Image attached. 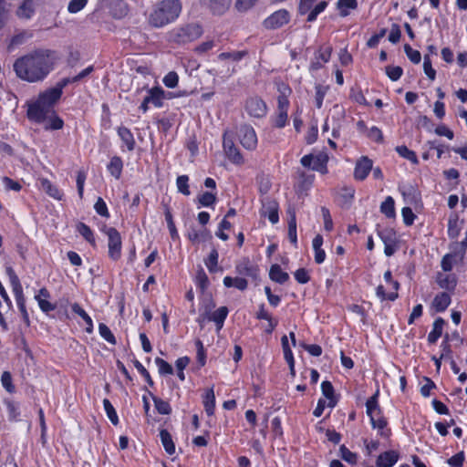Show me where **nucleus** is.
I'll return each mask as SVG.
<instances>
[{
    "instance_id": "1",
    "label": "nucleus",
    "mask_w": 467,
    "mask_h": 467,
    "mask_svg": "<svg viewBox=\"0 0 467 467\" xmlns=\"http://www.w3.org/2000/svg\"><path fill=\"white\" fill-rule=\"evenodd\" d=\"M52 51L37 49L16 59L14 71L18 78L30 83L42 81L52 70Z\"/></svg>"
},
{
    "instance_id": "2",
    "label": "nucleus",
    "mask_w": 467,
    "mask_h": 467,
    "mask_svg": "<svg viewBox=\"0 0 467 467\" xmlns=\"http://www.w3.org/2000/svg\"><path fill=\"white\" fill-rule=\"evenodd\" d=\"M182 12L179 0H162L159 2L149 16V23L153 27H162L178 18Z\"/></svg>"
},
{
    "instance_id": "3",
    "label": "nucleus",
    "mask_w": 467,
    "mask_h": 467,
    "mask_svg": "<svg viewBox=\"0 0 467 467\" xmlns=\"http://www.w3.org/2000/svg\"><path fill=\"white\" fill-rule=\"evenodd\" d=\"M58 99L53 98V94L47 89L38 95L36 101L28 103L26 116L29 120L42 123L51 115H54V106Z\"/></svg>"
},
{
    "instance_id": "4",
    "label": "nucleus",
    "mask_w": 467,
    "mask_h": 467,
    "mask_svg": "<svg viewBox=\"0 0 467 467\" xmlns=\"http://www.w3.org/2000/svg\"><path fill=\"white\" fill-rule=\"evenodd\" d=\"M202 34V26L197 23H191L171 30L169 33V40L177 44H185L199 38Z\"/></svg>"
},
{
    "instance_id": "5",
    "label": "nucleus",
    "mask_w": 467,
    "mask_h": 467,
    "mask_svg": "<svg viewBox=\"0 0 467 467\" xmlns=\"http://www.w3.org/2000/svg\"><path fill=\"white\" fill-rule=\"evenodd\" d=\"M5 271L9 277L10 284L12 285L13 292L15 294L18 308L23 317V320L26 324V326H29L30 320H29V317H28V313L26 308V300H25V296L23 294V288L20 284L19 278L11 266L6 267Z\"/></svg>"
},
{
    "instance_id": "6",
    "label": "nucleus",
    "mask_w": 467,
    "mask_h": 467,
    "mask_svg": "<svg viewBox=\"0 0 467 467\" xmlns=\"http://www.w3.org/2000/svg\"><path fill=\"white\" fill-rule=\"evenodd\" d=\"M378 396L379 390L371 396L366 402L367 407V414L370 418L371 425L374 429H379L381 436L387 437L389 435V431H384L387 426V420L382 417L379 416V418H375V412L380 414V409L378 404Z\"/></svg>"
},
{
    "instance_id": "7",
    "label": "nucleus",
    "mask_w": 467,
    "mask_h": 467,
    "mask_svg": "<svg viewBox=\"0 0 467 467\" xmlns=\"http://www.w3.org/2000/svg\"><path fill=\"white\" fill-rule=\"evenodd\" d=\"M328 161V156L326 152H319L317 155L307 154L302 157L301 164L304 167L310 168L313 171H319L323 174L327 172V163Z\"/></svg>"
},
{
    "instance_id": "8",
    "label": "nucleus",
    "mask_w": 467,
    "mask_h": 467,
    "mask_svg": "<svg viewBox=\"0 0 467 467\" xmlns=\"http://www.w3.org/2000/svg\"><path fill=\"white\" fill-rule=\"evenodd\" d=\"M104 233L108 235L109 256L112 260H118L121 255V237L119 233L113 227L105 228Z\"/></svg>"
},
{
    "instance_id": "9",
    "label": "nucleus",
    "mask_w": 467,
    "mask_h": 467,
    "mask_svg": "<svg viewBox=\"0 0 467 467\" xmlns=\"http://www.w3.org/2000/svg\"><path fill=\"white\" fill-rule=\"evenodd\" d=\"M240 143L244 148L254 150L257 146V136L253 127L241 125L237 130Z\"/></svg>"
},
{
    "instance_id": "10",
    "label": "nucleus",
    "mask_w": 467,
    "mask_h": 467,
    "mask_svg": "<svg viewBox=\"0 0 467 467\" xmlns=\"http://www.w3.org/2000/svg\"><path fill=\"white\" fill-rule=\"evenodd\" d=\"M245 110L251 117L262 118L266 114L267 107L261 98L251 97L245 102Z\"/></svg>"
},
{
    "instance_id": "11",
    "label": "nucleus",
    "mask_w": 467,
    "mask_h": 467,
    "mask_svg": "<svg viewBox=\"0 0 467 467\" xmlns=\"http://www.w3.org/2000/svg\"><path fill=\"white\" fill-rule=\"evenodd\" d=\"M289 13L285 9H280L273 13L263 23L266 29H276L289 22Z\"/></svg>"
},
{
    "instance_id": "12",
    "label": "nucleus",
    "mask_w": 467,
    "mask_h": 467,
    "mask_svg": "<svg viewBox=\"0 0 467 467\" xmlns=\"http://www.w3.org/2000/svg\"><path fill=\"white\" fill-rule=\"evenodd\" d=\"M372 165L373 162L368 157H361L356 163L354 171L355 179L358 181L365 180L368 177V173L371 171Z\"/></svg>"
},
{
    "instance_id": "13",
    "label": "nucleus",
    "mask_w": 467,
    "mask_h": 467,
    "mask_svg": "<svg viewBox=\"0 0 467 467\" xmlns=\"http://www.w3.org/2000/svg\"><path fill=\"white\" fill-rule=\"evenodd\" d=\"M223 150L226 156L232 162L235 164L244 163V159L239 150L235 147L233 140H228L225 136L223 138Z\"/></svg>"
},
{
    "instance_id": "14",
    "label": "nucleus",
    "mask_w": 467,
    "mask_h": 467,
    "mask_svg": "<svg viewBox=\"0 0 467 467\" xmlns=\"http://www.w3.org/2000/svg\"><path fill=\"white\" fill-rule=\"evenodd\" d=\"M213 15H223L230 7L232 0H202Z\"/></svg>"
},
{
    "instance_id": "15",
    "label": "nucleus",
    "mask_w": 467,
    "mask_h": 467,
    "mask_svg": "<svg viewBox=\"0 0 467 467\" xmlns=\"http://www.w3.org/2000/svg\"><path fill=\"white\" fill-rule=\"evenodd\" d=\"M261 213L263 216L268 217L273 224L276 223L279 220L277 202L273 200H266L263 203Z\"/></svg>"
},
{
    "instance_id": "16",
    "label": "nucleus",
    "mask_w": 467,
    "mask_h": 467,
    "mask_svg": "<svg viewBox=\"0 0 467 467\" xmlns=\"http://www.w3.org/2000/svg\"><path fill=\"white\" fill-rule=\"evenodd\" d=\"M466 248V242H453L450 244L451 252L448 254H451V257L454 258V264L463 261Z\"/></svg>"
},
{
    "instance_id": "17",
    "label": "nucleus",
    "mask_w": 467,
    "mask_h": 467,
    "mask_svg": "<svg viewBox=\"0 0 467 467\" xmlns=\"http://www.w3.org/2000/svg\"><path fill=\"white\" fill-rule=\"evenodd\" d=\"M236 271L238 274L242 275L251 276L254 278H256L258 275V268L257 266L254 265L249 259L245 258L242 260L237 265H236Z\"/></svg>"
},
{
    "instance_id": "18",
    "label": "nucleus",
    "mask_w": 467,
    "mask_h": 467,
    "mask_svg": "<svg viewBox=\"0 0 467 467\" xmlns=\"http://www.w3.org/2000/svg\"><path fill=\"white\" fill-rule=\"evenodd\" d=\"M436 282L441 288L448 291H453L457 285V278L454 275H443L441 273H438Z\"/></svg>"
},
{
    "instance_id": "19",
    "label": "nucleus",
    "mask_w": 467,
    "mask_h": 467,
    "mask_svg": "<svg viewBox=\"0 0 467 467\" xmlns=\"http://www.w3.org/2000/svg\"><path fill=\"white\" fill-rule=\"evenodd\" d=\"M399 454L395 451L381 453L377 459L378 467H392L398 461Z\"/></svg>"
},
{
    "instance_id": "20",
    "label": "nucleus",
    "mask_w": 467,
    "mask_h": 467,
    "mask_svg": "<svg viewBox=\"0 0 467 467\" xmlns=\"http://www.w3.org/2000/svg\"><path fill=\"white\" fill-rule=\"evenodd\" d=\"M287 213L289 215L288 221V237L290 242L296 245L297 244V236H296V210L294 207H288Z\"/></svg>"
},
{
    "instance_id": "21",
    "label": "nucleus",
    "mask_w": 467,
    "mask_h": 467,
    "mask_svg": "<svg viewBox=\"0 0 467 467\" xmlns=\"http://www.w3.org/2000/svg\"><path fill=\"white\" fill-rule=\"evenodd\" d=\"M227 315L228 308L226 306H221L208 316V320L214 322L217 330H220L223 326V322L227 317Z\"/></svg>"
},
{
    "instance_id": "22",
    "label": "nucleus",
    "mask_w": 467,
    "mask_h": 467,
    "mask_svg": "<svg viewBox=\"0 0 467 467\" xmlns=\"http://www.w3.org/2000/svg\"><path fill=\"white\" fill-rule=\"evenodd\" d=\"M36 2V0H24L16 11L17 16L29 19L35 12Z\"/></svg>"
},
{
    "instance_id": "23",
    "label": "nucleus",
    "mask_w": 467,
    "mask_h": 467,
    "mask_svg": "<svg viewBox=\"0 0 467 467\" xmlns=\"http://www.w3.org/2000/svg\"><path fill=\"white\" fill-rule=\"evenodd\" d=\"M451 304V296L449 294L442 292L434 297L432 301V306L437 312H443Z\"/></svg>"
},
{
    "instance_id": "24",
    "label": "nucleus",
    "mask_w": 467,
    "mask_h": 467,
    "mask_svg": "<svg viewBox=\"0 0 467 467\" xmlns=\"http://www.w3.org/2000/svg\"><path fill=\"white\" fill-rule=\"evenodd\" d=\"M444 320L441 317H438L433 322V328L428 335V342L430 344H434L437 342L438 338L442 335Z\"/></svg>"
},
{
    "instance_id": "25",
    "label": "nucleus",
    "mask_w": 467,
    "mask_h": 467,
    "mask_svg": "<svg viewBox=\"0 0 467 467\" xmlns=\"http://www.w3.org/2000/svg\"><path fill=\"white\" fill-rule=\"evenodd\" d=\"M150 93V103L153 104L157 108L162 107V102L165 99H167L165 95V91L160 88L155 87L147 91Z\"/></svg>"
},
{
    "instance_id": "26",
    "label": "nucleus",
    "mask_w": 467,
    "mask_h": 467,
    "mask_svg": "<svg viewBox=\"0 0 467 467\" xmlns=\"http://www.w3.org/2000/svg\"><path fill=\"white\" fill-rule=\"evenodd\" d=\"M269 276L271 280L284 284L289 279V275L286 272H284L279 265H273L269 271Z\"/></svg>"
},
{
    "instance_id": "27",
    "label": "nucleus",
    "mask_w": 467,
    "mask_h": 467,
    "mask_svg": "<svg viewBox=\"0 0 467 467\" xmlns=\"http://www.w3.org/2000/svg\"><path fill=\"white\" fill-rule=\"evenodd\" d=\"M323 395L328 400L327 407L334 408L337 404L334 388L330 381L325 380L321 384Z\"/></svg>"
},
{
    "instance_id": "28",
    "label": "nucleus",
    "mask_w": 467,
    "mask_h": 467,
    "mask_svg": "<svg viewBox=\"0 0 467 467\" xmlns=\"http://www.w3.org/2000/svg\"><path fill=\"white\" fill-rule=\"evenodd\" d=\"M118 134L127 146V149L130 151L133 150L135 148V140L131 131L128 128L122 126L118 129Z\"/></svg>"
},
{
    "instance_id": "29",
    "label": "nucleus",
    "mask_w": 467,
    "mask_h": 467,
    "mask_svg": "<svg viewBox=\"0 0 467 467\" xmlns=\"http://www.w3.org/2000/svg\"><path fill=\"white\" fill-rule=\"evenodd\" d=\"M160 437L165 451L172 455L175 452V445L171 433L167 430L162 429L160 431Z\"/></svg>"
},
{
    "instance_id": "30",
    "label": "nucleus",
    "mask_w": 467,
    "mask_h": 467,
    "mask_svg": "<svg viewBox=\"0 0 467 467\" xmlns=\"http://www.w3.org/2000/svg\"><path fill=\"white\" fill-rule=\"evenodd\" d=\"M462 222L459 221L457 215L450 217L448 222V235L451 239H455L459 236L460 232L462 228Z\"/></svg>"
},
{
    "instance_id": "31",
    "label": "nucleus",
    "mask_w": 467,
    "mask_h": 467,
    "mask_svg": "<svg viewBox=\"0 0 467 467\" xmlns=\"http://www.w3.org/2000/svg\"><path fill=\"white\" fill-rule=\"evenodd\" d=\"M71 308L74 313H76L77 315L83 318V322H86V332L88 334L92 333L93 322L91 317L87 314V312L78 303H74Z\"/></svg>"
},
{
    "instance_id": "32",
    "label": "nucleus",
    "mask_w": 467,
    "mask_h": 467,
    "mask_svg": "<svg viewBox=\"0 0 467 467\" xmlns=\"http://www.w3.org/2000/svg\"><path fill=\"white\" fill-rule=\"evenodd\" d=\"M337 8L339 11V15L343 17L349 15V10H355L358 8L357 0H338L337 3Z\"/></svg>"
},
{
    "instance_id": "33",
    "label": "nucleus",
    "mask_w": 467,
    "mask_h": 467,
    "mask_svg": "<svg viewBox=\"0 0 467 467\" xmlns=\"http://www.w3.org/2000/svg\"><path fill=\"white\" fill-rule=\"evenodd\" d=\"M223 285L226 287H235L241 291H244L247 288L248 283L246 279L242 277L233 278L231 276H225L223 278Z\"/></svg>"
},
{
    "instance_id": "34",
    "label": "nucleus",
    "mask_w": 467,
    "mask_h": 467,
    "mask_svg": "<svg viewBox=\"0 0 467 467\" xmlns=\"http://www.w3.org/2000/svg\"><path fill=\"white\" fill-rule=\"evenodd\" d=\"M123 168V162L121 159L118 156L111 158L109 163L108 164V170L110 174L116 179H119L121 175Z\"/></svg>"
},
{
    "instance_id": "35",
    "label": "nucleus",
    "mask_w": 467,
    "mask_h": 467,
    "mask_svg": "<svg viewBox=\"0 0 467 467\" xmlns=\"http://www.w3.org/2000/svg\"><path fill=\"white\" fill-rule=\"evenodd\" d=\"M203 406L206 413L209 416H212L214 412V407H215V396L213 388H211L207 389L206 394L204 396L203 400Z\"/></svg>"
},
{
    "instance_id": "36",
    "label": "nucleus",
    "mask_w": 467,
    "mask_h": 467,
    "mask_svg": "<svg viewBox=\"0 0 467 467\" xmlns=\"http://www.w3.org/2000/svg\"><path fill=\"white\" fill-rule=\"evenodd\" d=\"M41 187L51 197H53L57 200L62 199L63 194L55 185H53L51 183V182L49 180L42 179L41 180Z\"/></svg>"
},
{
    "instance_id": "37",
    "label": "nucleus",
    "mask_w": 467,
    "mask_h": 467,
    "mask_svg": "<svg viewBox=\"0 0 467 467\" xmlns=\"http://www.w3.org/2000/svg\"><path fill=\"white\" fill-rule=\"evenodd\" d=\"M395 202L391 196H388L380 205V212L388 218L395 217Z\"/></svg>"
},
{
    "instance_id": "38",
    "label": "nucleus",
    "mask_w": 467,
    "mask_h": 467,
    "mask_svg": "<svg viewBox=\"0 0 467 467\" xmlns=\"http://www.w3.org/2000/svg\"><path fill=\"white\" fill-rule=\"evenodd\" d=\"M78 232L88 241L92 246H96V241L93 232L89 226L84 223H78L77 225Z\"/></svg>"
},
{
    "instance_id": "39",
    "label": "nucleus",
    "mask_w": 467,
    "mask_h": 467,
    "mask_svg": "<svg viewBox=\"0 0 467 467\" xmlns=\"http://www.w3.org/2000/svg\"><path fill=\"white\" fill-rule=\"evenodd\" d=\"M150 396L152 397L155 408L160 414L169 415L171 412V408L167 401L153 396L151 393Z\"/></svg>"
},
{
    "instance_id": "40",
    "label": "nucleus",
    "mask_w": 467,
    "mask_h": 467,
    "mask_svg": "<svg viewBox=\"0 0 467 467\" xmlns=\"http://www.w3.org/2000/svg\"><path fill=\"white\" fill-rule=\"evenodd\" d=\"M68 84H71L70 78H64L57 83L56 87L48 88L47 90L53 94V98L59 99L62 96L63 88Z\"/></svg>"
},
{
    "instance_id": "41",
    "label": "nucleus",
    "mask_w": 467,
    "mask_h": 467,
    "mask_svg": "<svg viewBox=\"0 0 467 467\" xmlns=\"http://www.w3.org/2000/svg\"><path fill=\"white\" fill-rule=\"evenodd\" d=\"M327 6V1H320L312 7L307 16V22H313L317 19V16L322 13Z\"/></svg>"
},
{
    "instance_id": "42",
    "label": "nucleus",
    "mask_w": 467,
    "mask_h": 467,
    "mask_svg": "<svg viewBox=\"0 0 467 467\" xmlns=\"http://www.w3.org/2000/svg\"><path fill=\"white\" fill-rule=\"evenodd\" d=\"M396 151L403 158L410 161L412 163L417 164L418 163V158L414 151L408 149L406 146H398L396 148Z\"/></svg>"
},
{
    "instance_id": "43",
    "label": "nucleus",
    "mask_w": 467,
    "mask_h": 467,
    "mask_svg": "<svg viewBox=\"0 0 467 467\" xmlns=\"http://www.w3.org/2000/svg\"><path fill=\"white\" fill-rule=\"evenodd\" d=\"M103 405H104L106 413H107L109 420L111 421V423L113 425H118L119 418H118L117 412H116L114 407L112 406V404L110 403V401L108 399H105L103 400Z\"/></svg>"
},
{
    "instance_id": "44",
    "label": "nucleus",
    "mask_w": 467,
    "mask_h": 467,
    "mask_svg": "<svg viewBox=\"0 0 467 467\" xmlns=\"http://www.w3.org/2000/svg\"><path fill=\"white\" fill-rule=\"evenodd\" d=\"M329 87L328 86H323L321 84H318L316 86V106L317 109H320L323 104V99L328 91Z\"/></svg>"
},
{
    "instance_id": "45",
    "label": "nucleus",
    "mask_w": 467,
    "mask_h": 467,
    "mask_svg": "<svg viewBox=\"0 0 467 467\" xmlns=\"http://www.w3.org/2000/svg\"><path fill=\"white\" fill-rule=\"evenodd\" d=\"M99 335L109 343L115 345L116 338L110 329L104 323L99 325Z\"/></svg>"
},
{
    "instance_id": "46",
    "label": "nucleus",
    "mask_w": 467,
    "mask_h": 467,
    "mask_svg": "<svg viewBox=\"0 0 467 467\" xmlns=\"http://www.w3.org/2000/svg\"><path fill=\"white\" fill-rule=\"evenodd\" d=\"M189 177L187 175H181L176 180V185L178 191L184 195H190L191 192L189 190Z\"/></svg>"
},
{
    "instance_id": "47",
    "label": "nucleus",
    "mask_w": 467,
    "mask_h": 467,
    "mask_svg": "<svg viewBox=\"0 0 467 467\" xmlns=\"http://www.w3.org/2000/svg\"><path fill=\"white\" fill-rule=\"evenodd\" d=\"M1 382L5 390L9 393H14L16 390L15 386L12 383V376L10 372L4 371L1 376Z\"/></svg>"
},
{
    "instance_id": "48",
    "label": "nucleus",
    "mask_w": 467,
    "mask_h": 467,
    "mask_svg": "<svg viewBox=\"0 0 467 467\" xmlns=\"http://www.w3.org/2000/svg\"><path fill=\"white\" fill-rule=\"evenodd\" d=\"M155 363L158 366L160 374L162 375H171L173 373L172 367L164 359L161 358H155Z\"/></svg>"
},
{
    "instance_id": "49",
    "label": "nucleus",
    "mask_w": 467,
    "mask_h": 467,
    "mask_svg": "<svg viewBox=\"0 0 467 467\" xmlns=\"http://www.w3.org/2000/svg\"><path fill=\"white\" fill-rule=\"evenodd\" d=\"M246 55L245 51L223 52L218 57L221 60L233 59L234 61L241 60Z\"/></svg>"
},
{
    "instance_id": "50",
    "label": "nucleus",
    "mask_w": 467,
    "mask_h": 467,
    "mask_svg": "<svg viewBox=\"0 0 467 467\" xmlns=\"http://www.w3.org/2000/svg\"><path fill=\"white\" fill-rule=\"evenodd\" d=\"M404 51L412 63L419 64L420 62L421 56L418 50H414L410 45L406 44Z\"/></svg>"
},
{
    "instance_id": "51",
    "label": "nucleus",
    "mask_w": 467,
    "mask_h": 467,
    "mask_svg": "<svg viewBox=\"0 0 467 467\" xmlns=\"http://www.w3.org/2000/svg\"><path fill=\"white\" fill-rule=\"evenodd\" d=\"M341 458L348 463L354 464L357 462V455L350 451L345 445H341L339 448Z\"/></svg>"
},
{
    "instance_id": "52",
    "label": "nucleus",
    "mask_w": 467,
    "mask_h": 467,
    "mask_svg": "<svg viewBox=\"0 0 467 467\" xmlns=\"http://www.w3.org/2000/svg\"><path fill=\"white\" fill-rule=\"evenodd\" d=\"M258 0H236L234 7L238 12H246L251 9Z\"/></svg>"
},
{
    "instance_id": "53",
    "label": "nucleus",
    "mask_w": 467,
    "mask_h": 467,
    "mask_svg": "<svg viewBox=\"0 0 467 467\" xmlns=\"http://www.w3.org/2000/svg\"><path fill=\"white\" fill-rule=\"evenodd\" d=\"M423 69H424V73L427 75V77L431 80H434L435 79L436 71H435V69L431 66V58H430L429 55H425L424 56Z\"/></svg>"
},
{
    "instance_id": "54",
    "label": "nucleus",
    "mask_w": 467,
    "mask_h": 467,
    "mask_svg": "<svg viewBox=\"0 0 467 467\" xmlns=\"http://www.w3.org/2000/svg\"><path fill=\"white\" fill-rule=\"evenodd\" d=\"M88 3V0H70L67 5V11L75 14L82 10Z\"/></svg>"
},
{
    "instance_id": "55",
    "label": "nucleus",
    "mask_w": 467,
    "mask_h": 467,
    "mask_svg": "<svg viewBox=\"0 0 467 467\" xmlns=\"http://www.w3.org/2000/svg\"><path fill=\"white\" fill-rule=\"evenodd\" d=\"M402 72V68L399 66H388L386 67V74L393 81L398 80L401 77Z\"/></svg>"
},
{
    "instance_id": "56",
    "label": "nucleus",
    "mask_w": 467,
    "mask_h": 467,
    "mask_svg": "<svg viewBox=\"0 0 467 467\" xmlns=\"http://www.w3.org/2000/svg\"><path fill=\"white\" fill-rule=\"evenodd\" d=\"M179 77L176 72H169L163 78V83L167 88H173L177 86Z\"/></svg>"
},
{
    "instance_id": "57",
    "label": "nucleus",
    "mask_w": 467,
    "mask_h": 467,
    "mask_svg": "<svg viewBox=\"0 0 467 467\" xmlns=\"http://www.w3.org/2000/svg\"><path fill=\"white\" fill-rule=\"evenodd\" d=\"M282 348L284 351V356L287 363H291L293 361V353L288 345V338L286 336H283L281 338Z\"/></svg>"
},
{
    "instance_id": "58",
    "label": "nucleus",
    "mask_w": 467,
    "mask_h": 467,
    "mask_svg": "<svg viewBox=\"0 0 467 467\" xmlns=\"http://www.w3.org/2000/svg\"><path fill=\"white\" fill-rule=\"evenodd\" d=\"M198 201L202 206H210L215 202L216 196L212 192H205L199 196Z\"/></svg>"
},
{
    "instance_id": "59",
    "label": "nucleus",
    "mask_w": 467,
    "mask_h": 467,
    "mask_svg": "<svg viewBox=\"0 0 467 467\" xmlns=\"http://www.w3.org/2000/svg\"><path fill=\"white\" fill-rule=\"evenodd\" d=\"M376 294L382 301L386 299L394 301L398 297V292H391L389 294H386L385 288L381 285L377 287Z\"/></svg>"
},
{
    "instance_id": "60",
    "label": "nucleus",
    "mask_w": 467,
    "mask_h": 467,
    "mask_svg": "<svg viewBox=\"0 0 467 467\" xmlns=\"http://www.w3.org/2000/svg\"><path fill=\"white\" fill-rule=\"evenodd\" d=\"M401 215L406 225L410 226L413 224L416 215L410 207L402 208Z\"/></svg>"
},
{
    "instance_id": "61",
    "label": "nucleus",
    "mask_w": 467,
    "mask_h": 467,
    "mask_svg": "<svg viewBox=\"0 0 467 467\" xmlns=\"http://www.w3.org/2000/svg\"><path fill=\"white\" fill-rule=\"evenodd\" d=\"M134 367L138 369V371L144 377L147 383L150 387L153 386V381L148 370L143 367V365L137 359L133 361Z\"/></svg>"
},
{
    "instance_id": "62",
    "label": "nucleus",
    "mask_w": 467,
    "mask_h": 467,
    "mask_svg": "<svg viewBox=\"0 0 467 467\" xmlns=\"http://www.w3.org/2000/svg\"><path fill=\"white\" fill-rule=\"evenodd\" d=\"M94 208L99 215L104 216V217L109 216L106 202H104V200L101 197L98 198V200L94 205Z\"/></svg>"
},
{
    "instance_id": "63",
    "label": "nucleus",
    "mask_w": 467,
    "mask_h": 467,
    "mask_svg": "<svg viewBox=\"0 0 467 467\" xmlns=\"http://www.w3.org/2000/svg\"><path fill=\"white\" fill-rule=\"evenodd\" d=\"M218 263V252L216 249H213V251L210 253L209 257L206 261V266L208 269L213 272L215 270V267L217 266Z\"/></svg>"
},
{
    "instance_id": "64",
    "label": "nucleus",
    "mask_w": 467,
    "mask_h": 467,
    "mask_svg": "<svg viewBox=\"0 0 467 467\" xmlns=\"http://www.w3.org/2000/svg\"><path fill=\"white\" fill-rule=\"evenodd\" d=\"M295 278L299 284H306L310 280L308 272L305 268H299L295 272Z\"/></svg>"
}]
</instances>
